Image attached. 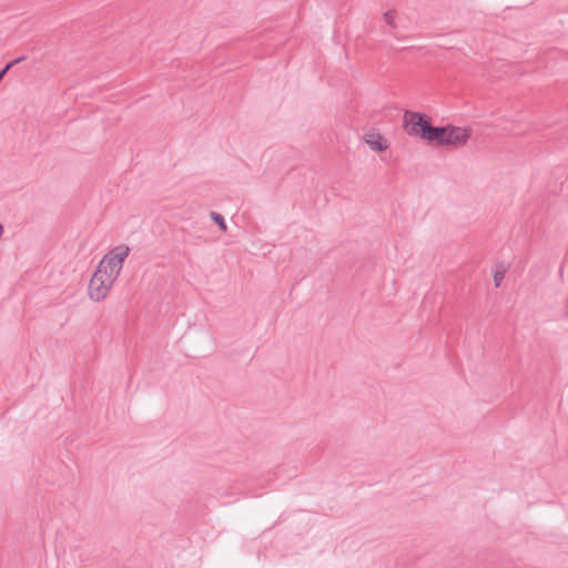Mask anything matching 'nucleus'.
Instances as JSON below:
<instances>
[{
	"label": "nucleus",
	"mask_w": 568,
	"mask_h": 568,
	"mask_svg": "<svg viewBox=\"0 0 568 568\" xmlns=\"http://www.w3.org/2000/svg\"><path fill=\"white\" fill-rule=\"evenodd\" d=\"M129 253L130 247L125 244L113 247L101 258L94 273L115 283Z\"/></svg>",
	"instance_id": "nucleus-1"
},
{
	"label": "nucleus",
	"mask_w": 568,
	"mask_h": 568,
	"mask_svg": "<svg viewBox=\"0 0 568 568\" xmlns=\"http://www.w3.org/2000/svg\"><path fill=\"white\" fill-rule=\"evenodd\" d=\"M430 126L432 123L427 119L426 114L415 111H405L404 129L408 135L425 140Z\"/></svg>",
	"instance_id": "nucleus-2"
},
{
	"label": "nucleus",
	"mask_w": 568,
	"mask_h": 568,
	"mask_svg": "<svg viewBox=\"0 0 568 568\" xmlns=\"http://www.w3.org/2000/svg\"><path fill=\"white\" fill-rule=\"evenodd\" d=\"M113 284L109 278L93 273L88 287V295L92 301L101 302L108 296Z\"/></svg>",
	"instance_id": "nucleus-3"
},
{
	"label": "nucleus",
	"mask_w": 568,
	"mask_h": 568,
	"mask_svg": "<svg viewBox=\"0 0 568 568\" xmlns=\"http://www.w3.org/2000/svg\"><path fill=\"white\" fill-rule=\"evenodd\" d=\"M445 145L463 146L471 136V130L455 125H446Z\"/></svg>",
	"instance_id": "nucleus-4"
},
{
	"label": "nucleus",
	"mask_w": 568,
	"mask_h": 568,
	"mask_svg": "<svg viewBox=\"0 0 568 568\" xmlns=\"http://www.w3.org/2000/svg\"><path fill=\"white\" fill-rule=\"evenodd\" d=\"M364 140L371 146L372 150L377 152H383L388 148L386 140L378 132L373 131L366 133Z\"/></svg>",
	"instance_id": "nucleus-5"
},
{
	"label": "nucleus",
	"mask_w": 568,
	"mask_h": 568,
	"mask_svg": "<svg viewBox=\"0 0 568 568\" xmlns=\"http://www.w3.org/2000/svg\"><path fill=\"white\" fill-rule=\"evenodd\" d=\"M446 131H447L446 125H444V126L432 125L425 140H427L429 142H436L438 145H445Z\"/></svg>",
	"instance_id": "nucleus-6"
},
{
	"label": "nucleus",
	"mask_w": 568,
	"mask_h": 568,
	"mask_svg": "<svg viewBox=\"0 0 568 568\" xmlns=\"http://www.w3.org/2000/svg\"><path fill=\"white\" fill-rule=\"evenodd\" d=\"M210 217L212 221H214L219 225V227L222 232H226L227 225L225 223L224 217L220 213L212 211L210 213Z\"/></svg>",
	"instance_id": "nucleus-7"
},
{
	"label": "nucleus",
	"mask_w": 568,
	"mask_h": 568,
	"mask_svg": "<svg viewBox=\"0 0 568 568\" xmlns=\"http://www.w3.org/2000/svg\"><path fill=\"white\" fill-rule=\"evenodd\" d=\"M507 272V268L501 265L500 268H497L494 273V285L495 287H499L504 277H505V274Z\"/></svg>",
	"instance_id": "nucleus-8"
},
{
	"label": "nucleus",
	"mask_w": 568,
	"mask_h": 568,
	"mask_svg": "<svg viewBox=\"0 0 568 568\" xmlns=\"http://www.w3.org/2000/svg\"><path fill=\"white\" fill-rule=\"evenodd\" d=\"M383 20L385 21V23H387L390 28L395 29L396 28V22H395V12L393 10H389L387 12H385L383 14Z\"/></svg>",
	"instance_id": "nucleus-9"
},
{
	"label": "nucleus",
	"mask_w": 568,
	"mask_h": 568,
	"mask_svg": "<svg viewBox=\"0 0 568 568\" xmlns=\"http://www.w3.org/2000/svg\"><path fill=\"white\" fill-rule=\"evenodd\" d=\"M2 233H3V226H2V224L0 223V236L2 235Z\"/></svg>",
	"instance_id": "nucleus-10"
}]
</instances>
